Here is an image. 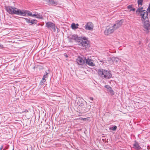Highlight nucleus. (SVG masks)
Wrapping results in <instances>:
<instances>
[{"instance_id":"f257e3e1","label":"nucleus","mask_w":150,"mask_h":150,"mask_svg":"<svg viewBox=\"0 0 150 150\" xmlns=\"http://www.w3.org/2000/svg\"><path fill=\"white\" fill-rule=\"evenodd\" d=\"M98 75L102 79H109L112 77V75L110 71L102 69L98 70Z\"/></svg>"},{"instance_id":"f03ea898","label":"nucleus","mask_w":150,"mask_h":150,"mask_svg":"<svg viewBox=\"0 0 150 150\" xmlns=\"http://www.w3.org/2000/svg\"><path fill=\"white\" fill-rule=\"evenodd\" d=\"M5 9L10 14L20 16L21 9L14 6H6Z\"/></svg>"},{"instance_id":"7ed1b4c3","label":"nucleus","mask_w":150,"mask_h":150,"mask_svg":"<svg viewBox=\"0 0 150 150\" xmlns=\"http://www.w3.org/2000/svg\"><path fill=\"white\" fill-rule=\"evenodd\" d=\"M81 40L78 42L79 47L83 49H85L89 47L90 44L88 41H83L81 38Z\"/></svg>"},{"instance_id":"20e7f679","label":"nucleus","mask_w":150,"mask_h":150,"mask_svg":"<svg viewBox=\"0 0 150 150\" xmlns=\"http://www.w3.org/2000/svg\"><path fill=\"white\" fill-rule=\"evenodd\" d=\"M86 58L83 56H79L76 60V62L78 64L80 65H83L85 64Z\"/></svg>"},{"instance_id":"39448f33","label":"nucleus","mask_w":150,"mask_h":150,"mask_svg":"<svg viewBox=\"0 0 150 150\" xmlns=\"http://www.w3.org/2000/svg\"><path fill=\"white\" fill-rule=\"evenodd\" d=\"M148 12L145 10H143V11L140 13V16H141V20L144 22L145 20L148 19Z\"/></svg>"},{"instance_id":"423d86ee","label":"nucleus","mask_w":150,"mask_h":150,"mask_svg":"<svg viewBox=\"0 0 150 150\" xmlns=\"http://www.w3.org/2000/svg\"><path fill=\"white\" fill-rule=\"evenodd\" d=\"M115 30L112 26L111 27L108 26L104 31V34L106 35H108L109 34L113 33Z\"/></svg>"},{"instance_id":"0eeeda50","label":"nucleus","mask_w":150,"mask_h":150,"mask_svg":"<svg viewBox=\"0 0 150 150\" xmlns=\"http://www.w3.org/2000/svg\"><path fill=\"white\" fill-rule=\"evenodd\" d=\"M46 26L48 28L51 29L54 32L56 31L55 26V24L50 22H48L46 23Z\"/></svg>"},{"instance_id":"6e6552de","label":"nucleus","mask_w":150,"mask_h":150,"mask_svg":"<svg viewBox=\"0 0 150 150\" xmlns=\"http://www.w3.org/2000/svg\"><path fill=\"white\" fill-rule=\"evenodd\" d=\"M20 16H26L27 14L28 16H31L32 15V13L29 11H28L26 10H21Z\"/></svg>"},{"instance_id":"1a4fd4ad","label":"nucleus","mask_w":150,"mask_h":150,"mask_svg":"<svg viewBox=\"0 0 150 150\" xmlns=\"http://www.w3.org/2000/svg\"><path fill=\"white\" fill-rule=\"evenodd\" d=\"M122 20H118L115 22V23L112 26L114 29L115 30L119 28L122 25Z\"/></svg>"},{"instance_id":"9d476101","label":"nucleus","mask_w":150,"mask_h":150,"mask_svg":"<svg viewBox=\"0 0 150 150\" xmlns=\"http://www.w3.org/2000/svg\"><path fill=\"white\" fill-rule=\"evenodd\" d=\"M89 66H95L94 61L91 58H88L87 59L86 58L85 63Z\"/></svg>"},{"instance_id":"9b49d317","label":"nucleus","mask_w":150,"mask_h":150,"mask_svg":"<svg viewBox=\"0 0 150 150\" xmlns=\"http://www.w3.org/2000/svg\"><path fill=\"white\" fill-rule=\"evenodd\" d=\"M85 29L86 30H91L93 28V23L91 22L87 23L85 25Z\"/></svg>"},{"instance_id":"f8f14e48","label":"nucleus","mask_w":150,"mask_h":150,"mask_svg":"<svg viewBox=\"0 0 150 150\" xmlns=\"http://www.w3.org/2000/svg\"><path fill=\"white\" fill-rule=\"evenodd\" d=\"M70 38L71 39L74 40L75 41L78 42L81 40V38L79 37L77 35H72L70 37Z\"/></svg>"},{"instance_id":"ddd939ff","label":"nucleus","mask_w":150,"mask_h":150,"mask_svg":"<svg viewBox=\"0 0 150 150\" xmlns=\"http://www.w3.org/2000/svg\"><path fill=\"white\" fill-rule=\"evenodd\" d=\"M133 147L136 149L139 150L141 149V147L139 144L135 141L134 143L133 144Z\"/></svg>"},{"instance_id":"4468645a","label":"nucleus","mask_w":150,"mask_h":150,"mask_svg":"<svg viewBox=\"0 0 150 150\" xmlns=\"http://www.w3.org/2000/svg\"><path fill=\"white\" fill-rule=\"evenodd\" d=\"M148 22L149 21H147V20H146V21H145L144 24V28L147 30L150 28V24H149Z\"/></svg>"},{"instance_id":"2eb2a0df","label":"nucleus","mask_w":150,"mask_h":150,"mask_svg":"<svg viewBox=\"0 0 150 150\" xmlns=\"http://www.w3.org/2000/svg\"><path fill=\"white\" fill-rule=\"evenodd\" d=\"M79 24L78 23H72L71 25V27L73 29H75L78 28Z\"/></svg>"},{"instance_id":"dca6fc26","label":"nucleus","mask_w":150,"mask_h":150,"mask_svg":"<svg viewBox=\"0 0 150 150\" xmlns=\"http://www.w3.org/2000/svg\"><path fill=\"white\" fill-rule=\"evenodd\" d=\"M58 4V2L56 0H51L50 5H57Z\"/></svg>"},{"instance_id":"f3484780","label":"nucleus","mask_w":150,"mask_h":150,"mask_svg":"<svg viewBox=\"0 0 150 150\" xmlns=\"http://www.w3.org/2000/svg\"><path fill=\"white\" fill-rule=\"evenodd\" d=\"M117 129V127L116 125H112L111 127L109 128V129L112 130L113 131H115Z\"/></svg>"},{"instance_id":"a211bd4d","label":"nucleus","mask_w":150,"mask_h":150,"mask_svg":"<svg viewBox=\"0 0 150 150\" xmlns=\"http://www.w3.org/2000/svg\"><path fill=\"white\" fill-rule=\"evenodd\" d=\"M37 20L35 19H33L30 20V23H31V24H35L37 23Z\"/></svg>"},{"instance_id":"6ab92c4d","label":"nucleus","mask_w":150,"mask_h":150,"mask_svg":"<svg viewBox=\"0 0 150 150\" xmlns=\"http://www.w3.org/2000/svg\"><path fill=\"white\" fill-rule=\"evenodd\" d=\"M143 0H137V3L139 5H142Z\"/></svg>"},{"instance_id":"aec40b11","label":"nucleus","mask_w":150,"mask_h":150,"mask_svg":"<svg viewBox=\"0 0 150 150\" xmlns=\"http://www.w3.org/2000/svg\"><path fill=\"white\" fill-rule=\"evenodd\" d=\"M143 11V10H141V9H140V8H138L136 11V13H141Z\"/></svg>"},{"instance_id":"412c9836","label":"nucleus","mask_w":150,"mask_h":150,"mask_svg":"<svg viewBox=\"0 0 150 150\" xmlns=\"http://www.w3.org/2000/svg\"><path fill=\"white\" fill-rule=\"evenodd\" d=\"M46 81V79H45V78L43 77L42 79L40 81V84H41V85H43V84H42V83H43V84H44V82H45Z\"/></svg>"},{"instance_id":"4be33fe9","label":"nucleus","mask_w":150,"mask_h":150,"mask_svg":"<svg viewBox=\"0 0 150 150\" xmlns=\"http://www.w3.org/2000/svg\"><path fill=\"white\" fill-rule=\"evenodd\" d=\"M36 18H42V15H40V14H38V13L37 14Z\"/></svg>"},{"instance_id":"5701e85b","label":"nucleus","mask_w":150,"mask_h":150,"mask_svg":"<svg viewBox=\"0 0 150 150\" xmlns=\"http://www.w3.org/2000/svg\"><path fill=\"white\" fill-rule=\"evenodd\" d=\"M24 18L25 21H26V22L28 23H30V19L26 18Z\"/></svg>"},{"instance_id":"b1692460","label":"nucleus","mask_w":150,"mask_h":150,"mask_svg":"<svg viewBox=\"0 0 150 150\" xmlns=\"http://www.w3.org/2000/svg\"><path fill=\"white\" fill-rule=\"evenodd\" d=\"M48 74V73H47L46 71L45 72V74H44L43 76V78H46L48 77V76L47 75V74Z\"/></svg>"},{"instance_id":"393cba45","label":"nucleus","mask_w":150,"mask_h":150,"mask_svg":"<svg viewBox=\"0 0 150 150\" xmlns=\"http://www.w3.org/2000/svg\"><path fill=\"white\" fill-rule=\"evenodd\" d=\"M45 1L47 2V4L50 5L51 0H45Z\"/></svg>"},{"instance_id":"a878e982","label":"nucleus","mask_w":150,"mask_h":150,"mask_svg":"<svg viewBox=\"0 0 150 150\" xmlns=\"http://www.w3.org/2000/svg\"><path fill=\"white\" fill-rule=\"evenodd\" d=\"M99 65H102L103 64V63H104V62L103 61H99V62H98Z\"/></svg>"},{"instance_id":"bb28decb","label":"nucleus","mask_w":150,"mask_h":150,"mask_svg":"<svg viewBox=\"0 0 150 150\" xmlns=\"http://www.w3.org/2000/svg\"><path fill=\"white\" fill-rule=\"evenodd\" d=\"M109 92L110 93V94L111 95H114V91L112 89Z\"/></svg>"},{"instance_id":"cd10ccee","label":"nucleus","mask_w":150,"mask_h":150,"mask_svg":"<svg viewBox=\"0 0 150 150\" xmlns=\"http://www.w3.org/2000/svg\"><path fill=\"white\" fill-rule=\"evenodd\" d=\"M104 87L105 88L107 89H110V87L108 85H105V86Z\"/></svg>"},{"instance_id":"c85d7f7f","label":"nucleus","mask_w":150,"mask_h":150,"mask_svg":"<svg viewBox=\"0 0 150 150\" xmlns=\"http://www.w3.org/2000/svg\"><path fill=\"white\" fill-rule=\"evenodd\" d=\"M147 11L148 12H150V3L149 4V6L147 8Z\"/></svg>"},{"instance_id":"c756f323","label":"nucleus","mask_w":150,"mask_h":150,"mask_svg":"<svg viewBox=\"0 0 150 150\" xmlns=\"http://www.w3.org/2000/svg\"><path fill=\"white\" fill-rule=\"evenodd\" d=\"M114 61L116 62H119L120 61V59L116 57L115 58Z\"/></svg>"},{"instance_id":"7c9ffc66","label":"nucleus","mask_w":150,"mask_h":150,"mask_svg":"<svg viewBox=\"0 0 150 150\" xmlns=\"http://www.w3.org/2000/svg\"><path fill=\"white\" fill-rule=\"evenodd\" d=\"M81 38L82 40L83 41H88L87 38L86 37H84L82 38Z\"/></svg>"},{"instance_id":"2f4dec72","label":"nucleus","mask_w":150,"mask_h":150,"mask_svg":"<svg viewBox=\"0 0 150 150\" xmlns=\"http://www.w3.org/2000/svg\"><path fill=\"white\" fill-rule=\"evenodd\" d=\"M132 5H129L127 6V8L128 9H130L132 8Z\"/></svg>"},{"instance_id":"473e14b6","label":"nucleus","mask_w":150,"mask_h":150,"mask_svg":"<svg viewBox=\"0 0 150 150\" xmlns=\"http://www.w3.org/2000/svg\"><path fill=\"white\" fill-rule=\"evenodd\" d=\"M130 11H135V8H131L129 9Z\"/></svg>"},{"instance_id":"72a5a7b5","label":"nucleus","mask_w":150,"mask_h":150,"mask_svg":"<svg viewBox=\"0 0 150 150\" xmlns=\"http://www.w3.org/2000/svg\"><path fill=\"white\" fill-rule=\"evenodd\" d=\"M36 16H37V14H32V15H31V16L34 17L36 18Z\"/></svg>"},{"instance_id":"f704fd0d","label":"nucleus","mask_w":150,"mask_h":150,"mask_svg":"<svg viewBox=\"0 0 150 150\" xmlns=\"http://www.w3.org/2000/svg\"><path fill=\"white\" fill-rule=\"evenodd\" d=\"M4 47L3 45L0 43V48H1L2 49Z\"/></svg>"},{"instance_id":"c9c22d12","label":"nucleus","mask_w":150,"mask_h":150,"mask_svg":"<svg viewBox=\"0 0 150 150\" xmlns=\"http://www.w3.org/2000/svg\"><path fill=\"white\" fill-rule=\"evenodd\" d=\"M3 148V145H2L0 148V150H2Z\"/></svg>"},{"instance_id":"e433bc0d","label":"nucleus","mask_w":150,"mask_h":150,"mask_svg":"<svg viewBox=\"0 0 150 150\" xmlns=\"http://www.w3.org/2000/svg\"><path fill=\"white\" fill-rule=\"evenodd\" d=\"M89 98H90V99L91 100H92H92H93V97H89Z\"/></svg>"},{"instance_id":"4c0bfd02","label":"nucleus","mask_w":150,"mask_h":150,"mask_svg":"<svg viewBox=\"0 0 150 150\" xmlns=\"http://www.w3.org/2000/svg\"><path fill=\"white\" fill-rule=\"evenodd\" d=\"M87 119V118H83V120H85L86 121Z\"/></svg>"},{"instance_id":"58836bf2","label":"nucleus","mask_w":150,"mask_h":150,"mask_svg":"<svg viewBox=\"0 0 150 150\" xmlns=\"http://www.w3.org/2000/svg\"><path fill=\"white\" fill-rule=\"evenodd\" d=\"M112 88L111 87H110V89H108V91H110L111 89H112Z\"/></svg>"},{"instance_id":"ea45409f","label":"nucleus","mask_w":150,"mask_h":150,"mask_svg":"<svg viewBox=\"0 0 150 150\" xmlns=\"http://www.w3.org/2000/svg\"><path fill=\"white\" fill-rule=\"evenodd\" d=\"M140 9H141V10H143V7H142L140 8Z\"/></svg>"},{"instance_id":"a19ab883","label":"nucleus","mask_w":150,"mask_h":150,"mask_svg":"<svg viewBox=\"0 0 150 150\" xmlns=\"http://www.w3.org/2000/svg\"><path fill=\"white\" fill-rule=\"evenodd\" d=\"M148 46L150 48V43H149V45H148Z\"/></svg>"},{"instance_id":"79ce46f5","label":"nucleus","mask_w":150,"mask_h":150,"mask_svg":"<svg viewBox=\"0 0 150 150\" xmlns=\"http://www.w3.org/2000/svg\"><path fill=\"white\" fill-rule=\"evenodd\" d=\"M65 56L66 57H68V56L67 55H66Z\"/></svg>"},{"instance_id":"37998d69","label":"nucleus","mask_w":150,"mask_h":150,"mask_svg":"<svg viewBox=\"0 0 150 150\" xmlns=\"http://www.w3.org/2000/svg\"><path fill=\"white\" fill-rule=\"evenodd\" d=\"M35 68V67H33V69H34Z\"/></svg>"},{"instance_id":"c03bdc74","label":"nucleus","mask_w":150,"mask_h":150,"mask_svg":"<svg viewBox=\"0 0 150 150\" xmlns=\"http://www.w3.org/2000/svg\"><path fill=\"white\" fill-rule=\"evenodd\" d=\"M3 150H5L4 149H3Z\"/></svg>"},{"instance_id":"a18cd8bd","label":"nucleus","mask_w":150,"mask_h":150,"mask_svg":"<svg viewBox=\"0 0 150 150\" xmlns=\"http://www.w3.org/2000/svg\"><path fill=\"white\" fill-rule=\"evenodd\" d=\"M12 150H14V149H13Z\"/></svg>"}]
</instances>
